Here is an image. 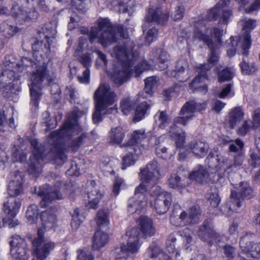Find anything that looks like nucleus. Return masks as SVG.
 Segmentation results:
<instances>
[{"label": "nucleus", "mask_w": 260, "mask_h": 260, "mask_svg": "<svg viewBox=\"0 0 260 260\" xmlns=\"http://www.w3.org/2000/svg\"><path fill=\"white\" fill-rule=\"evenodd\" d=\"M82 129L77 122L76 114L72 113L59 131L52 132L48 137L47 146L49 150L46 153L37 140H32L30 143L33 149L32 155L29 158V173L36 177L40 175L42 172L44 157L55 160L58 164L64 162L66 156L63 152V139L79 135Z\"/></svg>", "instance_id": "obj_1"}, {"label": "nucleus", "mask_w": 260, "mask_h": 260, "mask_svg": "<svg viewBox=\"0 0 260 260\" xmlns=\"http://www.w3.org/2000/svg\"><path fill=\"white\" fill-rule=\"evenodd\" d=\"M36 59L31 60L28 57L21 58V62H16L13 55L5 57L0 72V89H3L5 96H9L11 93L18 90L17 85L23 71L27 67H33Z\"/></svg>", "instance_id": "obj_2"}, {"label": "nucleus", "mask_w": 260, "mask_h": 260, "mask_svg": "<svg viewBox=\"0 0 260 260\" xmlns=\"http://www.w3.org/2000/svg\"><path fill=\"white\" fill-rule=\"evenodd\" d=\"M134 48L133 42L128 41L123 46H117L113 49L112 54L121 62L122 66V70L115 72L113 77L114 83L118 86L127 81L133 74L132 68L138 57Z\"/></svg>", "instance_id": "obj_3"}, {"label": "nucleus", "mask_w": 260, "mask_h": 260, "mask_svg": "<svg viewBox=\"0 0 260 260\" xmlns=\"http://www.w3.org/2000/svg\"><path fill=\"white\" fill-rule=\"evenodd\" d=\"M97 27H91L89 40L92 43L95 39L104 47L115 42L119 37L126 38L127 34L121 25H112L107 18H100L97 20Z\"/></svg>", "instance_id": "obj_4"}, {"label": "nucleus", "mask_w": 260, "mask_h": 260, "mask_svg": "<svg viewBox=\"0 0 260 260\" xmlns=\"http://www.w3.org/2000/svg\"><path fill=\"white\" fill-rule=\"evenodd\" d=\"M48 74L47 63L42 58L41 59H36L33 64L30 77L31 84L29 85L31 104L36 107L38 106L42 95L41 90L42 82L46 78L50 81Z\"/></svg>", "instance_id": "obj_5"}, {"label": "nucleus", "mask_w": 260, "mask_h": 260, "mask_svg": "<svg viewBox=\"0 0 260 260\" xmlns=\"http://www.w3.org/2000/svg\"><path fill=\"white\" fill-rule=\"evenodd\" d=\"M178 206H174L172 213L170 216V221L175 226H183L186 224H196L199 222L200 213L199 207L190 208L187 213L185 211L181 212Z\"/></svg>", "instance_id": "obj_6"}, {"label": "nucleus", "mask_w": 260, "mask_h": 260, "mask_svg": "<svg viewBox=\"0 0 260 260\" xmlns=\"http://www.w3.org/2000/svg\"><path fill=\"white\" fill-rule=\"evenodd\" d=\"M239 192L232 191L230 197V204L224 207L230 211L237 212L241 207L244 199L249 200L254 196L253 190L247 182H241L239 186Z\"/></svg>", "instance_id": "obj_7"}, {"label": "nucleus", "mask_w": 260, "mask_h": 260, "mask_svg": "<svg viewBox=\"0 0 260 260\" xmlns=\"http://www.w3.org/2000/svg\"><path fill=\"white\" fill-rule=\"evenodd\" d=\"M93 99L99 109H106L117 101L118 97L109 85L101 84L94 91Z\"/></svg>", "instance_id": "obj_8"}, {"label": "nucleus", "mask_w": 260, "mask_h": 260, "mask_svg": "<svg viewBox=\"0 0 260 260\" xmlns=\"http://www.w3.org/2000/svg\"><path fill=\"white\" fill-rule=\"evenodd\" d=\"M21 206L19 199L13 196L7 198L3 205V211L6 216L3 218L4 225H7L9 228H13L18 224V220L14 219Z\"/></svg>", "instance_id": "obj_9"}, {"label": "nucleus", "mask_w": 260, "mask_h": 260, "mask_svg": "<svg viewBox=\"0 0 260 260\" xmlns=\"http://www.w3.org/2000/svg\"><path fill=\"white\" fill-rule=\"evenodd\" d=\"M207 103L197 102L195 100H190L186 102L182 107L180 115L185 116L176 117L173 121V126L176 124L185 125L187 122L190 120L193 116V113L196 112H201L206 109Z\"/></svg>", "instance_id": "obj_10"}, {"label": "nucleus", "mask_w": 260, "mask_h": 260, "mask_svg": "<svg viewBox=\"0 0 260 260\" xmlns=\"http://www.w3.org/2000/svg\"><path fill=\"white\" fill-rule=\"evenodd\" d=\"M32 244L33 252L40 260L46 258L54 248V243L48 242L44 238V232L42 229L38 230V237L32 241Z\"/></svg>", "instance_id": "obj_11"}, {"label": "nucleus", "mask_w": 260, "mask_h": 260, "mask_svg": "<svg viewBox=\"0 0 260 260\" xmlns=\"http://www.w3.org/2000/svg\"><path fill=\"white\" fill-rule=\"evenodd\" d=\"M198 235L202 241L210 245L213 242L219 243L222 239V237L215 230L213 222L210 219L204 221L199 227Z\"/></svg>", "instance_id": "obj_12"}, {"label": "nucleus", "mask_w": 260, "mask_h": 260, "mask_svg": "<svg viewBox=\"0 0 260 260\" xmlns=\"http://www.w3.org/2000/svg\"><path fill=\"white\" fill-rule=\"evenodd\" d=\"M158 163L155 159L150 161L145 167L141 169L139 176L141 180L146 183L155 185L159 178Z\"/></svg>", "instance_id": "obj_13"}, {"label": "nucleus", "mask_w": 260, "mask_h": 260, "mask_svg": "<svg viewBox=\"0 0 260 260\" xmlns=\"http://www.w3.org/2000/svg\"><path fill=\"white\" fill-rule=\"evenodd\" d=\"M35 192L38 196L43 198L40 202V205L42 207H46L52 201L62 199V195L57 189H53L49 187L48 185L40 186L38 190L35 188Z\"/></svg>", "instance_id": "obj_14"}, {"label": "nucleus", "mask_w": 260, "mask_h": 260, "mask_svg": "<svg viewBox=\"0 0 260 260\" xmlns=\"http://www.w3.org/2000/svg\"><path fill=\"white\" fill-rule=\"evenodd\" d=\"M11 254L13 258L19 260H25L27 258L26 244L23 239L18 236L14 237L10 242Z\"/></svg>", "instance_id": "obj_15"}, {"label": "nucleus", "mask_w": 260, "mask_h": 260, "mask_svg": "<svg viewBox=\"0 0 260 260\" xmlns=\"http://www.w3.org/2000/svg\"><path fill=\"white\" fill-rule=\"evenodd\" d=\"M206 22V20L205 19H200L195 22L193 37L204 42L209 48H213V42L211 38L207 35V28Z\"/></svg>", "instance_id": "obj_16"}, {"label": "nucleus", "mask_w": 260, "mask_h": 260, "mask_svg": "<svg viewBox=\"0 0 260 260\" xmlns=\"http://www.w3.org/2000/svg\"><path fill=\"white\" fill-rule=\"evenodd\" d=\"M168 18V14L162 12L160 8H150L145 18V22L142 26L143 31L144 32L147 29L150 22L164 24L167 21Z\"/></svg>", "instance_id": "obj_17"}, {"label": "nucleus", "mask_w": 260, "mask_h": 260, "mask_svg": "<svg viewBox=\"0 0 260 260\" xmlns=\"http://www.w3.org/2000/svg\"><path fill=\"white\" fill-rule=\"evenodd\" d=\"M256 26L255 21L248 19L245 21L243 25V29H246L243 36L239 37L240 44L243 50V55L247 56L248 54V50L251 46L250 31Z\"/></svg>", "instance_id": "obj_18"}, {"label": "nucleus", "mask_w": 260, "mask_h": 260, "mask_svg": "<svg viewBox=\"0 0 260 260\" xmlns=\"http://www.w3.org/2000/svg\"><path fill=\"white\" fill-rule=\"evenodd\" d=\"M23 175L20 172L11 175V179L8 186V192L10 196L16 197L23 192Z\"/></svg>", "instance_id": "obj_19"}, {"label": "nucleus", "mask_w": 260, "mask_h": 260, "mask_svg": "<svg viewBox=\"0 0 260 260\" xmlns=\"http://www.w3.org/2000/svg\"><path fill=\"white\" fill-rule=\"evenodd\" d=\"M188 68V62L186 59H179L176 63L175 70L171 72L170 76L179 82H184L189 78Z\"/></svg>", "instance_id": "obj_20"}, {"label": "nucleus", "mask_w": 260, "mask_h": 260, "mask_svg": "<svg viewBox=\"0 0 260 260\" xmlns=\"http://www.w3.org/2000/svg\"><path fill=\"white\" fill-rule=\"evenodd\" d=\"M128 237L126 246V251L128 255L129 253H136L139 249L140 244L139 243L140 230L138 227H134L129 231L126 233Z\"/></svg>", "instance_id": "obj_21"}, {"label": "nucleus", "mask_w": 260, "mask_h": 260, "mask_svg": "<svg viewBox=\"0 0 260 260\" xmlns=\"http://www.w3.org/2000/svg\"><path fill=\"white\" fill-rule=\"evenodd\" d=\"M91 54L89 53H82L78 58L79 62L86 68L83 72L82 76H78V79L81 83L87 84L89 82L90 71L89 67H90L92 62Z\"/></svg>", "instance_id": "obj_22"}, {"label": "nucleus", "mask_w": 260, "mask_h": 260, "mask_svg": "<svg viewBox=\"0 0 260 260\" xmlns=\"http://www.w3.org/2000/svg\"><path fill=\"white\" fill-rule=\"evenodd\" d=\"M140 228V236L144 238L151 237L155 233V229L153 226L152 220L151 218L142 216L139 219Z\"/></svg>", "instance_id": "obj_23"}, {"label": "nucleus", "mask_w": 260, "mask_h": 260, "mask_svg": "<svg viewBox=\"0 0 260 260\" xmlns=\"http://www.w3.org/2000/svg\"><path fill=\"white\" fill-rule=\"evenodd\" d=\"M218 46H215L213 44V48H209L211 50L210 57L207 63L200 64L197 67L198 71H200V76L203 78L206 77V74L218 61V56L215 50Z\"/></svg>", "instance_id": "obj_24"}, {"label": "nucleus", "mask_w": 260, "mask_h": 260, "mask_svg": "<svg viewBox=\"0 0 260 260\" xmlns=\"http://www.w3.org/2000/svg\"><path fill=\"white\" fill-rule=\"evenodd\" d=\"M160 195L155 200L154 206L156 212L160 215L166 213L169 209L172 203V196L170 194Z\"/></svg>", "instance_id": "obj_25"}, {"label": "nucleus", "mask_w": 260, "mask_h": 260, "mask_svg": "<svg viewBox=\"0 0 260 260\" xmlns=\"http://www.w3.org/2000/svg\"><path fill=\"white\" fill-rule=\"evenodd\" d=\"M55 212V210L53 208H50L41 212L40 218L42 226L45 229H51L55 225L57 217Z\"/></svg>", "instance_id": "obj_26"}, {"label": "nucleus", "mask_w": 260, "mask_h": 260, "mask_svg": "<svg viewBox=\"0 0 260 260\" xmlns=\"http://www.w3.org/2000/svg\"><path fill=\"white\" fill-rule=\"evenodd\" d=\"M188 148L195 156L202 158L207 154L209 147L205 141L193 140L189 143Z\"/></svg>", "instance_id": "obj_27"}, {"label": "nucleus", "mask_w": 260, "mask_h": 260, "mask_svg": "<svg viewBox=\"0 0 260 260\" xmlns=\"http://www.w3.org/2000/svg\"><path fill=\"white\" fill-rule=\"evenodd\" d=\"M149 143L151 146L155 147L156 154L159 157L167 158L169 155L168 152V148L166 146L165 141L163 137L157 138L154 136L149 140Z\"/></svg>", "instance_id": "obj_28"}, {"label": "nucleus", "mask_w": 260, "mask_h": 260, "mask_svg": "<svg viewBox=\"0 0 260 260\" xmlns=\"http://www.w3.org/2000/svg\"><path fill=\"white\" fill-rule=\"evenodd\" d=\"M191 179L195 180L197 182L204 184L210 180V175L205 168L199 165L189 175Z\"/></svg>", "instance_id": "obj_29"}, {"label": "nucleus", "mask_w": 260, "mask_h": 260, "mask_svg": "<svg viewBox=\"0 0 260 260\" xmlns=\"http://www.w3.org/2000/svg\"><path fill=\"white\" fill-rule=\"evenodd\" d=\"M109 240L108 235L101 230H97L92 239V247L94 249H99L105 246Z\"/></svg>", "instance_id": "obj_30"}, {"label": "nucleus", "mask_w": 260, "mask_h": 260, "mask_svg": "<svg viewBox=\"0 0 260 260\" xmlns=\"http://www.w3.org/2000/svg\"><path fill=\"white\" fill-rule=\"evenodd\" d=\"M18 31V28L8 20L3 21L0 25V33L4 37L10 39Z\"/></svg>", "instance_id": "obj_31"}, {"label": "nucleus", "mask_w": 260, "mask_h": 260, "mask_svg": "<svg viewBox=\"0 0 260 260\" xmlns=\"http://www.w3.org/2000/svg\"><path fill=\"white\" fill-rule=\"evenodd\" d=\"M244 113L240 107L233 108L229 114L228 123L231 128L233 129L243 118Z\"/></svg>", "instance_id": "obj_32"}, {"label": "nucleus", "mask_w": 260, "mask_h": 260, "mask_svg": "<svg viewBox=\"0 0 260 260\" xmlns=\"http://www.w3.org/2000/svg\"><path fill=\"white\" fill-rule=\"evenodd\" d=\"M159 62L158 67L160 70H165L168 68L170 56L167 51L161 49H156L153 52Z\"/></svg>", "instance_id": "obj_33"}, {"label": "nucleus", "mask_w": 260, "mask_h": 260, "mask_svg": "<svg viewBox=\"0 0 260 260\" xmlns=\"http://www.w3.org/2000/svg\"><path fill=\"white\" fill-rule=\"evenodd\" d=\"M146 204V201L133 197L128 201L127 211L132 214L134 213L141 210Z\"/></svg>", "instance_id": "obj_34"}, {"label": "nucleus", "mask_w": 260, "mask_h": 260, "mask_svg": "<svg viewBox=\"0 0 260 260\" xmlns=\"http://www.w3.org/2000/svg\"><path fill=\"white\" fill-rule=\"evenodd\" d=\"M102 195L99 193L98 189L92 186L91 190L88 192L89 207L92 209H96Z\"/></svg>", "instance_id": "obj_35"}, {"label": "nucleus", "mask_w": 260, "mask_h": 260, "mask_svg": "<svg viewBox=\"0 0 260 260\" xmlns=\"http://www.w3.org/2000/svg\"><path fill=\"white\" fill-rule=\"evenodd\" d=\"M198 76L195 77L190 83L189 86L191 88H194L196 90L202 93L203 94H205L208 91V86L206 85H203L199 86L198 84L200 83H202L205 80L208 79V75L206 74V77L203 78L201 77L200 75V71H198Z\"/></svg>", "instance_id": "obj_36"}, {"label": "nucleus", "mask_w": 260, "mask_h": 260, "mask_svg": "<svg viewBox=\"0 0 260 260\" xmlns=\"http://www.w3.org/2000/svg\"><path fill=\"white\" fill-rule=\"evenodd\" d=\"M163 254H166V253L162 251V249L158 246L152 244L148 247L145 253V256L147 259L151 258L154 260L157 257H158L159 258H162Z\"/></svg>", "instance_id": "obj_37"}, {"label": "nucleus", "mask_w": 260, "mask_h": 260, "mask_svg": "<svg viewBox=\"0 0 260 260\" xmlns=\"http://www.w3.org/2000/svg\"><path fill=\"white\" fill-rule=\"evenodd\" d=\"M42 30L45 40H49L53 44L54 43L55 36L56 34L55 26H52L50 23L46 24L42 28Z\"/></svg>", "instance_id": "obj_38"}, {"label": "nucleus", "mask_w": 260, "mask_h": 260, "mask_svg": "<svg viewBox=\"0 0 260 260\" xmlns=\"http://www.w3.org/2000/svg\"><path fill=\"white\" fill-rule=\"evenodd\" d=\"M218 80L220 82L231 80L234 76V72L232 68H225L222 70L217 68Z\"/></svg>", "instance_id": "obj_39"}, {"label": "nucleus", "mask_w": 260, "mask_h": 260, "mask_svg": "<svg viewBox=\"0 0 260 260\" xmlns=\"http://www.w3.org/2000/svg\"><path fill=\"white\" fill-rule=\"evenodd\" d=\"M124 137V132L121 126L112 128L110 135V142L115 144L120 143Z\"/></svg>", "instance_id": "obj_40"}, {"label": "nucleus", "mask_w": 260, "mask_h": 260, "mask_svg": "<svg viewBox=\"0 0 260 260\" xmlns=\"http://www.w3.org/2000/svg\"><path fill=\"white\" fill-rule=\"evenodd\" d=\"M179 235L184 239L186 248L188 249L194 242L193 232L188 228H185L179 232Z\"/></svg>", "instance_id": "obj_41"}, {"label": "nucleus", "mask_w": 260, "mask_h": 260, "mask_svg": "<svg viewBox=\"0 0 260 260\" xmlns=\"http://www.w3.org/2000/svg\"><path fill=\"white\" fill-rule=\"evenodd\" d=\"M46 42L43 41H36L34 43L32 44V49L34 52H39L42 51L46 54L50 51V48L53 44H51L49 40H46Z\"/></svg>", "instance_id": "obj_42"}, {"label": "nucleus", "mask_w": 260, "mask_h": 260, "mask_svg": "<svg viewBox=\"0 0 260 260\" xmlns=\"http://www.w3.org/2000/svg\"><path fill=\"white\" fill-rule=\"evenodd\" d=\"M41 125L46 127L45 131L47 132L54 128L56 125V121L54 119H51L50 113L48 111H45L42 114V120Z\"/></svg>", "instance_id": "obj_43"}, {"label": "nucleus", "mask_w": 260, "mask_h": 260, "mask_svg": "<svg viewBox=\"0 0 260 260\" xmlns=\"http://www.w3.org/2000/svg\"><path fill=\"white\" fill-rule=\"evenodd\" d=\"M146 138L147 135L144 129L136 130L132 135L129 145L136 146Z\"/></svg>", "instance_id": "obj_44"}, {"label": "nucleus", "mask_w": 260, "mask_h": 260, "mask_svg": "<svg viewBox=\"0 0 260 260\" xmlns=\"http://www.w3.org/2000/svg\"><path fill=\"white\" fill-rule=\"evenodd\" d=\"M169 186L174 189H181L185 187V184L183 180L176 174H172L168 179Z\"/></svg>", "instance_id": "obj_45"}, {"label": "nucleus", "mask_w": 260, "mask_h": 260, "mask_svg": "<svg viewBox=\"0 0 260 260\" xmlns=\"http://www.w3.org/2000/svg\"><path fill=\"white\" fill-rule=\"evenodd\" d=\"M242 252L247 254V257H250V253L253 249V244L249 241L246 237H242L239 242Z\"/></svg>", "instance_id": "obj_46"}, {"label": "nucleus", "mask_w": 260, "mask_h": 260, "mask_svg": "<svg viewBox=\"0 0 260 260\" xmlns=\"http://www.w3.org/2000/svg\"><path fill=\"white\" fill-rule=\"evenodd\" d=\"M150 107L147 103L142 102L139 104L135 110V117L134 119L138 121L141 120L146 113V110Z\"/></svg>", "instance_id": "obj_47"}, {"label": "nucleus", "mask_w": 260, "mask_h": 260, "mask_svg": "<svg viewBox=\"0 0 260 260\" xmlns=\"http://www.w3.org/2000/svg\"><path fill=\"white\" fill-rule=\"evenodd\" d=\"M207 198L210 202V205L213 208L217 207L220 202L218 192L215 187L211 188L207 194Z\"/></svg>", "instance_id": "obj_48"}, {"label": "nucleus", "mask_w": 260, "mask_h": 260, "mask_svg": "<svg viewBox=\"0 0 260 260\" xmlns=\"http://www.w3.org/2000/svg\"><path fill=\"white\" fill-rule=\"evenodd\" d=\"M120 105L121 111L125 115H127L131 111L135 109V102L129 97L123 99L121 102Z\"/></svg>", "instance_id": "obj_49"}, {"label": "nucleus", "mask_w": 260, "mask_h": 260, "mask_svg": "<svg viewBox=\"0 0 260 260\" xmlns=\"http://www.w3.org/2000/svg\"><path fill=\"white\" fill-rule=\"evenodd\" d=\"M158 79L155 76H151L145 80L144 91L146 94H151L152 89L157 86Z\"/></svg>", "instance_id": "obj_50"}, {"label": "nucleus", "mask_w": 260, "mask_h": 260, "mask_svg": "<svg viewBox=\"0 0 260 260\" xmlns=\"http://www.w3.org/2000/svg\"><path fill=\"white\" fill-rule=\"evenodd\" d=\"M39 214L38 207L35 204L30 205L26 212V217L29 222L32 223L36 221Z\"/></svg>", "instance_id": "obj_51"}, {"label": "nucleus", "mask_w": 260, "mask_h": 260, "mask_svg": "<svg viewBox=\"0 0 260 260\" xmlns=\"http://www.w3.org/2000/svg\"><path fill=\"white\" fill-rule=\"evenodd\" d=\"M96 222L98 226L100 228L107 226L109 224L108 213L104 210H99L97 213Z\"/></svg>", "instance_id": "obj_52"}, {"label": "nucleus", "mask_w": 260, "mask_h": 260, "mask_svg": "<svg viewBox=\"0 0 260 260\" xmlns=\"http://www.w3.org/2000/svg\"><path fill=\"white\" fill-rule=\"evenodd\" d=\"M87 139V134L82 133L79 136L73 139L69 144L73 151H76Z\"/></svg>", "instance_id": "obj_53"}, {"label": "nucleus", "mask_w": 260, "mask_h": 260, "mask_svg": "<svg viewBox=\"0 0 260 260\" xmlns=\"http://www.w3.org/2000/svg\"><path fill=\"white\" fill-rule=\"evenodd\" d=\"M157 122H159L158 126L160 128H164L169 123V118L167 113L165 111H158L155 115Z\"/></svg>", "instance_id": "obj_54"}, {"label": "nucleus", "mask_w": 260, "mask_h": 260, "mask_svg": "<svg viewBox=\"0 0 260 260\" xmlns=\"http://www.w3.org/2000/svg\"><path fill=\"white\" fill-rule=\"evenodd\" d=\"M144 183L145 182H142L136 188L135 194L133 197L146 201L145 194L147 191V188L144 184Z\"/></svg>", "instance_id": "obj_55"}, {"label": "nucleus", "mask_w": 260, "mask_h": 260, "mask_svg": "<svg viewBox=\"0 0 260 260\" xmlns=\"http://www.w3.org/2000/svg\"><path fill=\"white\" fill-rule=\"evenodd\" d=\"M12 14L14 17L18 18L23 20L26 17V11L24 9L23 7H20L17 5L12 7Z\"/></svg>", "instance_id": "obj_56"}, {"label": "nucleus", "mask_w": 260, "mask_h": 260, "mask_svg": "<svg viewBox=\"0 0 260 260\" xmlns=\"http://www.w3.org/2000/svg\"><path fill=\"white\" fill-rule=\"evenodd\" d=\"M239 42H238V40L237 37H231L230 38V41H231V48L228 49L227 50V53L228 56H233L235 55L236 51V47L238 46H239L241 49V53L243 52V50L241 47V45L240 44V42L242 41H240L239 40V38L238 39ZM243 54V53H242Z\"/></svg>", "instance_id": "obj_57"}, {"label": "nucleus", "mask_w": 260, "mask_h": 260, "mask_svg": "<svg viewBox=\"0 0 260 260\" xmlns=\"http://www.w3.org/2000/svg\"><path fill=\"white\" fill-rule=\"evenodd\" d=\"M71 226L74 230L77 229L82 222V216H80L79 209H75L72 214Z\"/></svg>", "instance_id": "obj_58"}, {"label": "nucleus", "mask_w": 260, "mask_h": 260, "mask_svg": "<svg viewBox=\"0 0 260 260\" xmlns=\"http://www.w3.org/2000/svg\"><path fill=\"white\" fill-rule=\"evenodd\" d=\"M208 164L209 168H213L216 167L218 164L221 162H224V159L221 158H219L218 155H214L213 154L210 153L207 157Z\"/></svg>", "instance_id": "obj_59"}, {"label": "nucleus", "mask_w": 260, "mask_h": 260, "mask_svg": "<svg viewBox=\"0 0 260 260\" xmlns=\"http://www.w3.org/2000/svg\"><path fill=\"white\" fill-rule=\"evenodd\" d=\"M243 142L240 139H237L235 143L230 145L229 150L230 152H235L237 154L240 153V152H244L243 151Z\"/></svg>", "instance_id": "obj_60"}, {"label": "nucleus", "mask_w": 260, "mask_h": 260, "mask_svg": "<svg viewBox=\"0 0 260 260\" xmlns=\"http://www.w3.org/2000/svg\"><path fill=\"white\" fill-rule=\"evenodd\" d=\"M220 8L218 5H216L215 8L210 9L207 14V18L209 21H214L216 20L220 14Z\"/></svg>", "instance_id": "obj_61"}, {"label": "nucleus", "mask_w": 260, "mask_h": 260, "mask_svg": "<svg viewBox=\"0 0 260 260\" xmlns=\"http://www.w3.org/2000/svg\"><path fill=\"white\" fill-rule=\"evenodd\" d=\"M126 246L124 244H121L120 247L115 248L113 250L114 254L116 257L126 259L128 257L126 251Z\"/></svg>", "instance_id": "obj_62"}, {"label": "nucleus", "mask_w": 260, "mask_h": 260, "mask_svg": "<svg viewBox=\"0 0 260 260\" xmlns=\"http://www.w3.org/2000/svg\"><path fill=\"white\" fill-rule=\"evenodd\" d=\"M221 12L219 22L223 24H227L229 19L232 16V12L231 10L220 8Z\"/></svg>", "instance_id": "obj_63"}, {"label": "nucleus", "mask_w": 260, "mask_h": 260, "mask_svg": "<svg viewBox=\"0 0 260 260\" xmlns=\"http://www.w3.org/2000/svg\"><path fill=\"white\" fill-rule=\"evenodd\" d=\"M77 253H78L77 260H93V255L87 250H79Z\"/></svg>", "instance_id": "obj_64"}]
</instances>
